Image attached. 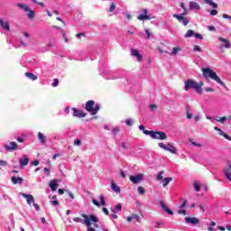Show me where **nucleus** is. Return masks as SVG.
<instances>
[{
  "instance_id": "1",
  "label": "nucleus",
  "mask_w": 231,
  "mask_h": 231,
  "mask_svg": "<svg viewBox=\"0 0 231 231\" xmlns=\"http://www.w3.org/2000/svg\"><path fill=\"white\" fill-rule=\"evenodd\" d=\"M81 217L84 218V225H86L87 231H97L95 228H99L100 225V219H98V217L96 215H86V214H81Z\"/></svg>"
},
{
  "instance_id": "2",
  "label": "nucleus",
  "mask_w": 231,
  "mask_h": 231,
  "mask_svg": "<svg viewBox=\"0 0 231 231\" xmlns=\"http://www.w3.org/2000/svg\"><path fill=\"white\" fill-rule=\"evenodd\" d=\"M203 77L204 79H211V80H215V82H217V84H220V86L225 87V83L221 81V79H219V76H217V73H216L212 69L206 68L202 69Z\"/></svg>"
},
{
  "instance_id": "3",
  "label": "nucleus",
  "mask_w": 231,
  "mask_h": 231,
  "mask_svg": "<svg viewBox=\"0 0 231 231\" xmlns=\"http://www.w3.org/2000/svg\"><path fill=\"white\" fill-rule=\"evenodd\" d=\"M85 109L90 113L92 116H95V115H97V113L100 111V105L95 103L93 100H88L85 104Z\"/></svg>"
},
{
  "instance_id": "4",
  "label": "nucleus",
  "mask_w": 231,
  "mask_h": 231,
  "mask_svg": "<svg viewBox=\"0 0 231 231\" xmlns=\"http://www.w3.org/2000/svg\"><path fill=\"white\" fill-rule=\"evenodd\" d=\"M184 89L185 91H189V89H195L196 93H199L201 95L203 93V88H200L199 86H198V82H196L194 79H188L184 83Z\"/></svg>"
},
{
  "instance_id": "5",
  "label": "nucleus",
  "mask_w": 231,
  "mask_h": 231,
  "mask_svg": "<svg viewBox=\"0 0 231 231\" xmlns=\"http://www.w3.org/2000/svg\"><path fill=\"white\" fill-rule=\"evenodd\" d=\"M144 134H150L153 140H167V134L160 131H144Z\"/></svg>"
},
{
  "instance_id": "6",
  "label": "nucleus",
  "mask_w": 231,
  "mask_h": 231,
  "mask_svg": "<svg viewBox=\"0 0 231 231\" xmlns=\"http://www.w3.org/2000/svg\"><path fill=\"white\" fill-rule=\"evenodd\" d=\"M218 41H220V42H223L222 44L219 45V50L221 53H225V48H226V50H230V47H231L230 40L225 39L223 37H218Z\"/></svg>"
},
{
  "instance_id": "7",
  "label": "nucleus",
  "mask_w": 231,
  "mask_h": 231,
  "mask_svg": "<svg viewBox=\"0 0 231 231\" xmlns=\"http://www.w3.org/2000/svg\"><path fill=\"white\" fill-rule=\"evenodd\" d=\"M158 145L161 147V149L169 151V152L171 154H176L178 152V149H176V147H174L171 143H169L167 145H165L163 143H159Z\"/></svg>"
},
{
  "instance_id": "8",
  "label": "nucleus",
  "mask_w": 231,
  "mask_h": 231,
  "mask_svg": "<svg viewBox=\"0 0 231 231\" xmlns=\"http://www.w3.org/2000/svg\"><path fill=\"white\" fill-rule=\"evenodd\" d=\"M71 110L73 111L72 116H74L76 118H86V116L88 115L84 111H82L79 108H76V107L71 108Z\"/></svg>"
},
{
  "instance_id": "9",
  "label": "nucleus",
  "mask_w": 231,
  "mask_h": 231,
  "mask_svg": "<svg viewBox=\"0 0 231 231\" xmlns=\"http://www.w3.org/2000/svg\"><path fill=\"white\" fill-rule=\"evenodd\" d=\"M129 180L134 183V185H138V183L143 180V174L140 173L135 176L130 175Z\"/></svg>"
},
{
  "instance_id": "10",
  "label": "nucleus",
  "mask_w": 231,
  "mask_h": 231,
  "mask_svg": "<svg viewBox=\"0 0 231 231\" xmlns=\"http://www.w3.org/2000/svg\"><path fill=\"white\" fill-rule=\"evenodd\" d=\"M21 195L23 196V198H25L27 204L30 207H32V204L33 205L35 203V199L32 195L26 193H21Z\"/></svg>"
},
{
  "instance_id": "11",
  "label": "nucleus",
  "mask_w": 231,
  "mask_h": 231,
  "mask_svg": "<svg viewBox=\"0 0 231 231\" xmlns=\"http://www.w3.org/2000/svg\"><path fill=\"white\" fill-rule=\"evenodd\" d=\"M173 17L179 21V23H182L184 26H187L189 24V20H187V17L180 15V14H173Z\"/></svg>"
},
{
  "instance_id": "12",
  "label": "nucleus",
  "mask_w": 231,
  "mask_h": 231,
  "mask_svg": "<svg viewBox=\"0 0 231 231\" xmlns=\"http://www.w3.org/2000/svg\"><path fill=\"white\" fill-rule=\"evenodd\" d=\"M6 151H17L18 145L15 142H10L9 144L5 145Z\"/></svg>"
},
{
  "instance_id": "13",
  "label": "nucleus",
  "mask_w": 231,
  "mask_h": 231,
  "mask_svg": "<svg viewBox=\"0 0 231 231\" xmlns=\"http://www.w3.org/2000/svg\"><path fill=\"white\" fill-rule=\"evenodd\" d=\"M131 55L132 57H136L139 62H142V60H143V56H142V54H140V52L136 49L131 50Z\"/></svg>"
},
{
  "instance_id": "14",
  "label": "nucleus",
  "mask_w": 231,
  "mask_h": 231,
  "mask_svg": "<svg viewBox=\"0 0 231 231\" xmlns=\"http://www.w3.org/2000/svg\"><path fill=\"white\" fill-rule=\"evenodd\" d=\"M11 181L14 185H23V182L24 181V179L21 178V177H15V176H13L11 178Z\"/></svg>"
},
{
  "instance_id": "15",
  "label": "nucleus",
  "mask_w": 231,
  "mask_h": 231,
  "mask_svg": "<svg viewBox=\"0 0 231 231\" xmlns=\"http://www.w3.org/2000/svg\"><path fill=\"white\" fill-rule=\"evenodd\" d=\"M19 163L20 167H26L30 163V159L24 155L23 158L19 159Z\"/></svg>"
},
{
  "instance_id": "16",
  "label": "nucleus",
  "mask_w": 231,
  "mask_h": 231,
  "mask_svg": "<svg viewBox=\"0 0 231 231\" xmlns=\"http://www.w3.org/2000/svg\"><path fill=\"white\" fill-rule=\"evenodd\" d=\"M185 221L186 223H190L191 225H198V223H199V219L194 217H186Z\"/></svg>"
},
{
  "instance_id": "17",
  "label": "nucleus",
  "mask_w": 231,
  "mask_h": 231,
  "mask_svg": "<svg viewBox=\"0 0 231 231\" xmlns=\"http://www.w3.org/2000/svg\"><path fill=\"white\" fill-rule=\"evenodd\" d=\"M0 26L6 32H10V23H8V22H5L3 19H0Z\"/></svg>"
},
{
  "instance_id": "18",
  "label": "nucleus",
  "mask_w": 231,
  "mask_h": 231,
  "mask_svg": "<svg viewBox=\"0 0 231 231\" xmlns=\"http://www.w3.org/2000/svg\"><path fill=\"white\" fill-rule=\"evenodd\" d=\"M161 207L164 211L167 212V214H170V216H174V212H172V210H171L163 201H161Z\"/></svg>"
},
{
  "instance_id": "19",
  "label": "nucleus",
  "mask_w": 231,
  "mask_h": 231,
  "mask_svg": "<svg viewBox=\"0 0 231 231\" xmlns=\"http://www.w3.org/2000/svg\"><path fill=\"white\" fill-rule=\"evenodd\" d=\"M49 187L52 190V192H55L57 190V187H59V184L57 183V180H53L50 182Z\"/></svg>"
},
{
  "instance_id": "20",
  "label": "nucleus",
  "mask_w": 231,
  "mask_h": 231,
  "mask_svg": "<svg viewBox=\"0 0 231 231\" xmlns=\"http://www.w3.org/2000/svg\"><path fill=\"white\" fill-rule=\"evenodd\" d=\"M200 6L199 3L189 2V10H200Z\"/></svg>"
},
{
  "instance_id": "21",
  "label": "nucleus",
  "mask_w": 231,
  "mask_h": 231,
  "mask_svg": "<svg viewBox=\"0 0 231 231\" xmlns=\"http://www.w3.org/2000/svg\"><path fill=\"white\" fill-rule=\"evenodd\" d=\"M53 28H56V30H60V33L65 41V42H68L69 40H68V37H66V31L62 30L60 27L57 26V25H54Z\"/></svg>"
},
{
  "instance_id": "22",
  "label": "nucleus",
  "mask_w": 231,
  "mask_h": 231,
  "mask_svg": "<svg viewBox=\"0 0 231 231\" xmlns=\"http://www.w3.org/2000/svg\"><path fill=\"white\" fill-rule=\"evenodd\" d=\"M138 21H151L152 18L148 14H139L137 16Z\"/></svg>"
},
{
  "instance_id": "23",
  "label": "nucleus",
  "mask_w": 231,
  "mask_h": 231,
  "mask_svg": "<svg viewBox=\"0 0 231 231\" xmlns=\"http://www.w3.org/2000/svg\"><path fill=\"white\" fill-rule=\"evenodd\" d=\"M38 140L44 145L46 143V136H44V134L39 132L38 133Z\"/></svg>"
},
{
  "instance_id": "24",
  "label": "nucleus",
  "mask_w": 231,
  "mask_h": 231,
  "mask_svg": "<svg viewBox=\"0 0 231 231\" xmlns=\"http://www.w3.org/2000/svg\"><path fill=\"white\" fill-rule=\"evenodd\" d=\"M215 131H218V134H220V136H224V138H226V140H229L230 138L228 137V135L223 132V130H221L220 128H218L217 126L214 127Z\"/></svg>"
},
{
  "instance_id": "25",
  "label": "nucleus",
  "mask_w": 231,
  "mask_h": 231,
  "mask_svg": "<svg viewBox=\"0 0 231 231\" xmlns=\"http://www.w3.org/2000/svg\"><path fill=\"white\" fill-rule=\"evenodd\" d=\"M25 77H27V79H29L30 80H37L38 79L37 75L31 72H25Z\"/></svg>"
},
{
  "instance_id": "26",
  "label": "nucleus",
  "mask_w": 231,
  "mask_h": 231,
  "mask_svg": "<svg viewBox=\"0 0 231 231\" xmlns=\"http://www.w3.org/2000/svg\"><path fill=\"white\" fill-rule=\"evenodd\" d=\"M111 189L112 190H114V192H116V194H120V187H118V185L112 183L111 184Z\"/></svg>"
},
{
  "instance_id": "27",
  "label": "nucleus",
  "mask_w": 231,
  "mask_h": 231,
  "mask_svg": "<svg viewBox=\"0 0 231 231\" xmlns=\"http://www.w3.org/2000/svg\"><path fill=\"white\" fill-rule=\"evenodd\" d=\"M170 181H172V178L171 177L162 179V187H167Z\"/></svg>"
},
{
  "instance_id": "28",
  "label": "nucleus",
  "mask_w": 231,
  "mask_h": 231,
  "mask_svg": "<svg viewBox=\"0 0 231 231\" xmlns=\"http://www.w3.org/2000/svg\"><path fill=\"white\" fill-rule=\"evenodd\" d=\"M18 8H21L22 10H24V12H30V8L28 5L24 4H17Z\"/></svg>"
},
{
  "instance_id": "29",
  "label": "nucleus",
  "mask_w": 231,
  "mask_h": 231,
  "mask_svg": "<svg viewBox=\"0 0 231 231\" xmlns=\"http://www.w3.org/2000/svg\"><path fill=\"white\" fill-rule=\"evenodd\" d=\"M27 12H28L27 14L28 19H35V11L29 9V11Z\"/></svg>"
},
{
  "instance_id": "30",
  "label": "nucleus",
  "mask_w": 231,
  "mask_h": 231,
  "mask_svg": "<svg viewBox=\"0 0 231 231\" xmlns=\"http://www.w3.org/2000/svg\"><path fill=\"white\" fill-rule=\"evenodd\" d=\"M207 5L212 6V8H217V4L214 3L212 0H204Z\"/></svg>"
},
{
  "instance_id": "31",
  "label": "nucleus",
  "mask_w": 231,
  "mask_h": 231,
  "mask_svg": "<svg viewBox=\"0 0 231 231\" xmlns=\"http://www.w3.org/2000/svg\"><path fill=\"white\" fill-rule=\"evenodd\" d=\"M178 51H181V48L175 47L172 49L171 55H178Z\"/></svg>"
},
{
  "instance_id": "32",
  "label": "nucleus",
  "mask_w": 231,
  "mask_h": 231,
  "mask_svg": "<svg viewBox=\"0 0 231 231\" xmlns=\"http://www.w3.org/2000/svg\"><path fill=\"white\" fill-rule=\"evenodd\" d=\"M192 35H194V31L192 30H188L186 34H185V38L189 39V37H192Z\"/></svg>"
},
{
  "instance_id": "33",
  "label": "nucleus",
  "mask_w": 231,
  "mask_h": 231,
  "mask_svg": "<svg viewBox=\"0 0 231 231\" xmlns=\"http://www.w3.org/2000/svg\"><path fill=\"white\" fill-rule=\"evenodd\" d=\"M163 174H165V171H160V172L157 174L156 180H163Z\"/></svg>"
},
{
  "instance_id": "34",
  "label": "nucleus",
  "mask_w": 231,
  "mask_h": 231,
  "mask_svg": "<svg viewBox=\"0 0 231 231\" xmlns=\"http://www.w3.org/2000/svg\"><path fill=\"white\" fill-rule=\"evenodd\" d=\"M225 176L226 178H227L229 180V181H231V172L230 170H225Z\"/></svg>"
},
{
  "instance_id": "35",
  "label": "nucleus",
  "mask_w": 231,
  "mask_h": 231,
  "mask_svg": "<svg viewBox=\"0 0 231 231\" xmlns=\"http://www.w3.org/2000/svg\"><path fill=\"white\" fill-rule=\"evenodd\" d=\"M137 190H138L139 194H141V195L145 194V189L143 187H142V186H139L137 188Z\"/></svg>"
},
{
  "instance_id": "36",
  "label": "nucleus",
  "mask_w": 231,
  "mask_h": 231,
  "mask_svg": "<svg viewBox=\"0 0 231 231\" xmlns=\"http://www.w3.org/2000/svg\"><path fill=\"white\" fill-rule=\"evenodd\" d=\"M180 201H182V204L179 208H185L187 207V199H180Z\"/></svg>"
},
{
  "instance_id": "37",
  "label": "nucleus",
  "mask_w": 231,
  "mask_h": 231,
  "mask_svg": "<svg viewBox=\"0 0 231 231\" xmlns=\"http://www.w3.org/2000/svg\"><path fill=\"white\" fill-rule=\"evenodd\" d=\"M99 200H100V204L102 205V207H106V200L104 199V196L100 195Z\"/></svg>"
},
{
  "instance_id": "38",
  "label": "nucleus",
  "mask_w": 231,
  "mask_h": 231,
  "mask_svg": "<svg viewBox=\"0 0 231 231\" xmlns=\"http://www.w3.org/2000/svg\"><path fill=\"white\" fill-rule=\"evenodd\" d=\"M111 212H113V214L111 215L112 219H118V216L116 215V209H111Z\"/></svg>"
},
{
  "instance_id": "39",
  "label": "nucleus",
  "mask_w": 231,
  "mask_h": 231,
  "mask_svg": "<svg viewBox=\"0 0 231 231\" xmlns=\"http://www.w3.org/2000/svg\"><path fill=\"white\" fill-rule=\"evenodd\" d=\"M193 51H199V53H201V51H203L201 50V47H199V45H194Z\"/></svg>"
},
{
  "instance_id": "40",
  "label": "nucleus",
  "mask_w": 231,
  "mask_h": 231,
  "mask_svg": "<svg viewBox=\"0 0 231 231\" xmlns=\"http://www.w3.org/2000/svg\"><path fill=\"white\" fill-rule=\"evenodd\" d=\"M194 189L196 190V192H199L201 190V187L199 186V184L198 183H194Z\"/></svg>"
},
{
  "instance_id": "41",
  "label": "nucleus",
  "mask_w": 231,
  "mask_h": 231,
  "mask_svg": "<svg viewBox=\"0 0 231 231\" xmlns=\"http://www.w3.org/2000/svg\"><path fill=\"white\" fill-rule=\"evenodd\" d=\"M57 86H59V79H54L52 88H57Z\"/></svg>"
},
{
  "instance_id": "42",
  "label": "nucleus",
  "mask_w": 231,
  "mask_h": 231,
  "mask_svg": "<svg viewBox=\"0 0 231 231\" xmlns=\"http://www.w3.org/2000/svg\"><path fill=\"white\" fill-rule=\"evenodd\" d=\"M114 209L117 210V212H122V204L116 205V208Z\"/></svg>"
},
{
  "instance_id": "43",
  "label": "nucleus",
  "mask_w": 231,
  "mask_h": 231,
  "mask_svg": "<svg viewBox=\"0 0 231 231\" xmlns=\"http://www.w3.org/2000/svg\"><path fill=\"white\" fill-rule=\"evenodd\" d=\"M195 38L203 41V35H201L199 32L195 33Z\"/></svg>"
},
{
  "instance_id": "44",
  "label": "nucleus",
  "mask_w": 231,
  "mask_h": 231,
  "mask_svg": "<svg viewBox=\"0 0 231 231\" xmlns=\"http://www.w3.org/2000/svg\"><path fill=\"white\" fill-rule=\"evenodd\" d=\"M133 219H136L137 223H140V217H138L137 214H133L132 215Z\"/></svg>"
},
{
  "instance_id": "45",
  "label": "nucleus",
  "mask_w": 231,
  "mask_h": 231,
  "mask_svg": "<svg viewBox=\"0 0 231 231\" xmlns=\"http://www.w3.org/2000/svg\"><path fill=\"white\" fill-rule=\"evenodd\" d=\"M116 8V5L115 3H112L109 8V12H115V9Z\"/></svg>"
},
{
  "instance_id": "46",
  "label": "nucleus",
  "mask_w": 231,
  "mask_h": 231,
  "mask_svg": "<svg viewBox=\"0 0 231 231\" xmlns=\"http://www.w3.org/2000/svg\"><path fill=\"white\" fill-rule=\"evenodd\" d=\"M74 223H82V219L79 217L73 218Z\"/></svg>"
},
{
  "instance_id": "47",
  "label": "nucleus",
  "mask_w": 231,
  "mask_h": 231,
  "mask_svg": "<svg viewBox=\"0 0 231 231\" xmlns=\"http://www.w3.org/2000/svg\"><path fill=\"white\" fill-rule=\"evenodd\" d=\"M74 145H82V141H80V139H76L74 141Z\"/></svg>"
},
{
  "instance_id": "48",
  "label": "nucleus",
  "mask_w": 231,
  "mask_h": 231,
  "mask_svg": "<svg viewBox=\"0 0 231 231\" xmlns=\"http://www.w3.org/2000/svg\"><path fill=\"white\" fill-rule=\"evenodd\" d=\"M225 120H226V116L220 117L219 119L217 120V122H219L220 124H224Z\"/></svg>"
},
{
  "instance_id": "49",
  "label": "nucleus",
  "mask_w": 231,
  "mask_h": 231,
  "mask_svg": "<svg viewBox=\"0 0 231 231\" xmlns=\"http://www.w3.org/2000/svg\"><path fill=\"white\" fill-rule=\"evenodd\" d=\"M0 165L2 167H6V165H8V162H6V161L0 160Z\"/></svg>"
},
{
  "instance_id": "50",
  "label": "nucleus",
  "mask_w": 231,
  "mask_h": 231,
  "mask_svg": "<svg viewBox=\"0 0 231 231\" xmlns=\"http://www.w3.org/2000/svg\"><path fill=\"white\" fill-rule=\"evenodd\" d=\"M178 214H183V216H187V210L185 209H179Z\"/></svg>"
},
{
  "instance_id": "51",
  "label": "nucleus",
  "mask_w": 231,
  "mask_h": 231,
  "mask_svg": "<svg viewBox=\"0 0 231 231\" xmlns=\"http://www.w3.org/2000/svg\"><path fill=\"white\" fill-rule=\"evenodd\" d=\"M125 124H126V125L131 126V125H133V120H131V119H126Z\"/></svg>"
},
{
  "instance_id": "52",
  "label": "nucleus",
  "mask_w": 231,
  "mask_h": 231,
  "mask_svg": "<svg viewBox=\"0 0 231 231\" xmlns=\"http://www.w3.org/2000/svg\"><path fill=\"white\" fill-rule=\"evenodd\" d=\"M208 30H209V32H216V27H214L212 25H208Z\"/></svg>"
},
{
  "instance_id": "53",
  "label": "nucleus",
  "mask_w": 231,
  "mask_h": 231,
  "mask_svg": "<svg viewBox=\"0 0 231 231\" xmlns=\"http://www.w3.org/2000/svg\"><path fill=\"white\" fill-rule=\"evenodd\" d=\"M121 147H123V149H128L129 145L127 144V143H122Z\"/></svg>"
},
{
  "instance_id": "54",
  "label": "nucleus",
  "mask_w": 231,
  "mask_h": 231,
  "mask_svg": "<svg viewBox=\"0 0 231 231\" xmlns=\"http://www.w3.org/2000/svg\"><path fill=\"white\" fill-rule=\"evenodd\" d=\"M205 91H207V93H212V92H214V88H206Z\"/></svg>"
},
{
  "instance_id": "55",
  "label": "nucleus",
  "mask_w": 231,
  "mask_h": 231,
  "mask_svg": "<svg viewBox=\"0 0 231 231\" xmlns=\"http://www.w3.org/2000/svg\"><path fill=\"white\" fill-rule=\"evenodd\" d=\"M210 15H213V16L217 15V10H216V9L211 10Z\"/></svg>"
},
{
  "instance_id": "56",
  "label": "nucleus",
  "mask_w": 231,
  "mask_h": 231,
  "mask_svg": "<svg viewBox=\"0 0 231 231\" xmlns=\"http://www.w3.org/2000/svg\"><path fill=\"white\" fill-rule=\"evenodd\" d=\"M145 33L147 34V39H151V31L149 29L145 30Z\"/></svg>"
},
{
  "instance_id": "57",
  "label": "nucleus",
  "mask_w": 231,
  "mask_h": 231,
  "mask_svg": "<svg viewBox=\"0 0 231 231\" xmlns=\"http://www.w3.org/2000/svg\"><path fill=\"white\" fill-rule=\"evenodd\" d=\"M93 205H96V207H100V202L97 201L96 199L92 200Z\"/></svg>"
},
{
  "instance_id": "58",
  "label": "nucleus",
  "mask_w": 231,
  "mask_h": 231,
  "mask_svg": "<svg viewBox=\"0 0 231 231\" xmlns=\"http://www.w3.org/2000/svg\"><path fill=\"white\" fill-rule=\"evenodd\" d=\"M43 172H45V174H47V176H50V169L44 168Z\"/></svg>"
},
{
  "instance_id": "59",
  "label": "nucleus",
  "mask_w": 231,
  "mask_h": 231,
  "mask_svg": "<svg viewBox=\"0 0 231 231\" xmlns=\"http://www.w3.org/2000/svg\"><path fill=\"white\" fill-rule=\"evenodd\" d=\"M119 132H120V129H118V128H114L112 130V133H114V134H117Z\"/></svg>"
},
{
  "instance_id": "60",
  "label": "nucleus",
  "mask_w": 231,
  "mask_h": 231,
  "mask_svg": "<svg viewBox=\"0 0 231 231\" xmlns=\"http://www.w3.org/2000/svg\"><path fill=\"white\" fill-rule=\"evenodd\" d=\"M187 118L188 120H190V118H192V114H190V112L187 111Z\"/></svg>"
},
{
  "instance_id": "61",
  "label": "nucleus",
  "mask_w": 231,
  "mask_h": 231,
  "mask_svg": "<svg viewBox=\"0 0 231 231\" xmlns=\"http://www.w3.org/2000/svg\"><path fill=\"white\" fill-rule=\"evenodd\" d=\"M16 140H17V142H19L20 143H24V139H23V138L17 137Z\"/></svg>"
},
{
  "instance_id": "62",
  "label": "nucleus",
  "mask_w": 231,
  "mask_h": 231,
  "mask_svg": "<svg viewBox=\"0 0 231 231\" xmlns=\"http://www.w3.org/2000/svg\"><path fill=\"white\" fill-rule=\"evenodd\" d=\"M51 205H54L56 207L59 206V200H52Z\"/></svg>"
},
{
  "instance_id": "63",
  "label": "nucleus",
  "mask_w": 231,
  "mask_h": 231,
  "mask_svg": "<svg viewBox=\"0 0 231 231\" xmlns=\"http://www.w3.org/2000/svg\"><path fill=\"white\" fill-rule=\"evenodd\" d=\"M120 176H121V178H125V177H126L125 171H120Z\"/></svg>"
},
{
  "instance_id": "64",
  "label": "nucleus",
  "mask_w": 231,
  "mask_h": 231,
  "mask_svg": "<svg viewBox=\"0 0 231 231\" xmlns=\"http://www.w3.org/2000/svg\"><path fill=\"white\" fill-rule=\"evenodd\" d=\"M32 165H34L35 167H37V165H39V161H34L32 162Z\"/></svg>"
}]
</instances>
